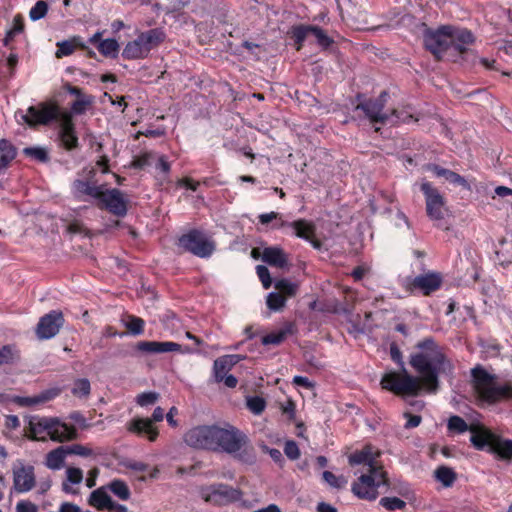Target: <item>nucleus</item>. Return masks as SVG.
Masks as SVG:
<instances>
[{"label": "nucleus", "instance_id": "nucleus-15", "mask_svg": "<svg viewBox=\"0 0 512 512\" xmlns=\"http://www.w3.org/2000/svg\"><path fill=\"white\" fill-rule=\"evenodd\" d=\"M97 207L100 210H106L110 214L122 218L127 214L128 201L117 188L102 189L97 199Z\"/></svg>", "mask_w": 512, "mask_h": 512}, {"label": "nucleus", "instance_id": "nucleus-7", "mask_svg": "<svg viewBox=\"0 0 512 512\" xmlns=\"http://www.w3.org/2000/svg\"><path fill=\"white\" fill-rule=\"evenodd\" d=\"M389 478L384 468L373 472H363L351 485L352 493L361 500L374 501L379 496L378 489L388 486Z\"/></svg>", "mask_w": 512, "mask_h": 512}, {"label": "nucleus", "instance_id": "nucleus-40", "mask_svg": "<svg viewBox=\"0 0 512 512\" xmlns=\"http://www.w3.org/2000/svg\"><path fill=\"white\" fill-rule=\"evenodd\" d=\"M472 425H469L462 417L458 415H452L447 421V430L452 434H463L470 431Z\"/></svg>", "mask_w": 512, "mask_h": 512}, {"label": "nucleus", "instance_id": "nucleus-22", "mask_svg": "<svg viewBox=\"0 0 512 512\" xmlns=\"http://www.w3.org/2000/svg\"><path fill=\"white\" fill-rule=\"evenodd\" d=\"M94 175L95 169L91 168L86 180L76 179L73 182V191L76 198L81 199L82 196L87 195L96 200L98 199L104 185H97L96 181H92Z\"/></svg>", "mask_w": 512, "mask_h": 512}, {"label": "nucleus", "instance_id": "nucleus-55", "mask_svg": "<svg viewBox=\"0 0 512 512\" xmlns=\"http://www.w3.org/2000/svg\"><path fill=\"white\" fill-rule=\"evenodd\" d=\"M247 407L254 414H260L266 407V401L259 396H253L247 399Z\"/></svg>", "mask_w": 512, "mask_h": 512}, {"label": "nucleus", "instance_id": "nucleus-14", "mask_svg": "<svg viewBox=\"0 0 512 512\" xmlns=\"http://www.w3.org/2000/svg\"><path fill=\"white\" fill-rule=\"evenodd\" d=\"M442 283L443 276L440 272L427 271L413 278H406L404 287L406 291L412 294L419 292L423 296H430L441 288Z\"/></svg>", "mask_w": 512, "mask_h": 512}, {"label": "nucleus", "instance_id": "nucleus-64", "mask_svg": "<svg viewBox=\"0 0 512 512\" xmlns=\"http://www.w3.org/2000/svg\"><path fill=\"white\" fill-rule=\"evenodd\" d=\"M155 168L159 170L164 175H168L171 170V165L167 160L165 155H161L158 157Z\"/></svg>", "mask_w": 512, "mask_h": 512}, {"label": "nucleus", "instance_id": "nucleus-56", "mask_svg": "<svg viewBox=\"0 0 512 512\" xmlns=\"http://www.w3.org/2000/svg\"><path fill=\"white\" fill-rule=\"evenodd\" d=\"M256 273L263 287L268 289L272 284V279L268 268L264 265H258L256 267Z\"/></svg>", "mask_w": 512, "mask_h": 512}, {"label": "nucleus", "instance_id": "nucleus-46", "mask_svg": "<svg viewBox=\"0 0 512 512\" xmlns=\"http://www.w3.org/2000/svg\"><path fill=\"white\" fill-rule=\"evenodd\" d=\"M23 154L40 163H47L50 160L47 150L42 147H26L23 149Z\"/></svg>", "mask_w": 512, "mask_h": 512}, {"label": "nucleus", "instance_id": "nucleus-34", "mask_svg": "<svg viewBox=\"0 0 512 512\" xmlns=\"http://www.w3.org/2000/svg\"><path fill=\"white\" fill-rule=\"evenodd\" d=\"M491 453H494L501 460L511 461L512 460V440L503 439L497 436Z\"/></svg>", "mask_w": 512, "mask_h": 512}, {"label": "nucleus", "instance_id": "nucleus-4", "mask_svg": "<svg viewBox=\"0 0 512 512\" xmlns=\"http://www.w3.org/2000/svg\"><path fill=\"white\" fill-rule=\"evenodd\" d=\"M471 386L476 399L488 405L512 399V383L499 384L496 376L477 365L471 369Z\"/></svg>", "mask_w": 512, "mask_h": 512}, {"label": "nucleus", "instance_id": "nucleus-3", "mask_svg": "<svg viewBox=\"0 0 512 512\" xmlns=\"http://www.w3.org/2000/svg\"><path fill=\"white\" fill-rule=\"evenodd\" d=\"M474 35L467 29L442 26L437 30H427L424 34L425 47L437 61L445 60V55L464 54L471 51Z\"/></svg>", "mask_w": 512, "mask_h": 512}, {"label": "nucleus", "instance_id": "nucleus-45", "mask_svg": "<svg viewBox=\"0 0 512 512\" xmlns=\"http://www.w3.org/2000/svg\"><path fill=\"white\" fill-rule=\"evenodd\" d=\"M110 491L121 500H128L130 498V489L128 485L120 479H114L108 485Z\"/></svg>", "mask_w": 512, "mask_h": 512}, {"label": "nucleus", "instance_id": "nucleus-37", "mask_svg": "<svg viewBox=\"0 0 512 512\" xmlns=\"http://www.w3.org/2000/svg\"><path fill=\"white\" fill-rule=\"evenodd\" d=\"M434 476L444 487H451L457 479L456 472L445 465L437 467L434 471Z\"/></svg>", "mask_w": 512, "mask_h": 512}, {"label": "nucleus", "instance_id": "nucleus-2", "mask_svg": "<svg viewBox=\"0 0 512 512\" xmlns=\"http://www.w3.org/2000/svg\"><path fill=\"white\" fill-rule=\"evenodd\" d=\"M409 364L422 379L427 393L438 391L441 374L453 375L455 371V365L446 355L445 347L433 337H425L416 343L409 355Z\"/></svg>", "mask_w": 512, "mask_h": 512}, {"label": "nucleus", "instance_id": "nucleus-1", "mask_svg": "<svg viewBox=\"0 0 512 512\" xmlns=\"http://www.w3.org/2000/svg\"><path fill=\"white\" fill-rule=\"evenodd\" d=\"M184 441L196 449L227 453L244 464L256 462V452L248 436L230 424L193 427L185 433Z\"/></svg>", "mask_w": 512, "mask_h": 512}, {"label": "nucleus", "instance_id": "nucleus-25", "mask_svg": "<svg viewBox=\"0 0 512 512\" xmlns=\"http://www.w3.org/2000/svg\"><path fill=\"white\" fill-rule=\"evenodd\" d=\"M425 170L433 173V175L436 177L445 178V180L451 184L458 185L467 189L469 188L468 181L463 176L452 170L443 168L434 163H429L425 165Z\"/></svg>", "mask_w": 512, "mask_h": 512}, {"label": "nucleus", "instance_id": "nucleus-61", "mask_svg": "<svg viewBox=\"0 0 512 512\" xmlns=\"http://www.w3.org/2000/svg\"><path fill=\"white\" fill-rule=\"evenodd\" d=\"M404 418H406V423L404 425L405 429L416 428L421 424L422 417L419 415H414L410 412H405L403 414Z\"/></svg>", "mask_w": 512, "mask_h": 512}, {"label": "nucleus", "instance_id": "nucleus-18", "mask_svg": "<svg viewBox=\"0 0 512 512\" xmlns=\"http://www.w3.org/2000/svg\"><path fill=\"white\" fill-rule=\"evenodd\" d=\"M379 456L378 453L373 452V446L366 444L360 450H355L348 455V464L351 467L362 466L363 471L373 472L376 469L383 468L376 458Z\"/></svg>", "mask_w": 512, "mask_h": 512}, {"label": "nucleus", "instance_id": "nucleus-13", "mask_svg": "<svg viewBox=\"0 0 512 512\" xmlns=\"http://www.w3.org/2000/svg\"><path fill=\"white\" fill-rule=\"evenodd\" d=\"M389 94L382 91L376 99H366L362 94H357V104L355 109L362 110L371 123H387L390 121L388 113H384L383 109L387 103Z\"/></svg>", "mask_w": 512, "mask_h": 512}, {"label": "nucleus", "instance_id": "nucleus-19", "mask_svg": "<svg viewBox=\"0 0 512 512\" xmlns=\"http://www.w3.org/2000/svg\"><path fill=\"white\" fill-rule=\"evenodd\" d=\"M36 478L34 467L21 465L13 468V487L18 493H26L35 487Z\"/></svg>", "mask_w": 512, "mask_h": 512}, {"label": "nucleus", "instance_id": "nucleus-49", "mask_svg": "<svg viewBox=\"0 0 512 512\" xmlns=\"http://www.w3.org/2000/svg\"><path fill=\"white\" fill-rule=\"evenodd\" d=\"M286 297L281 293L271 292L267 296V306L270 310L278 311L281 310L286 304Z\"/></svg>", "mask_w": 512, "mask_h": 512}, {"label": "nucleus", "instance_id": "nucleus-60", "mask_svg": "<svg viewBox=\"0 0 512 512\" xmlns=\"http://www.w3.org/2000/svg\"><path fill=\"white\" fill-rule=\"evenodd\" d=\"M67 479L72 484H79L83 479V472L80 468L70 467L67 469Z\"/></svg>", "mask_w": 512, "mask_h": 512}, {"label": "nucleus", "instance_id": "nucleus-35", "mask_svg": "<svg viewBox=\"0 0 512 512\" xmlns=\"http://www.w3.org/2000/svg\"><path fill=\"white\" fill-rule=\"evenodd\" d=\"M389 116V122L391 123H410L417 122L419 120V118L412 112V107L410 105L393 109Z\"/></svg>", "mask_w": 512, "mask_h": 512}, {"label": "nucleus", "instance_id": "nucleus-11", "mask_svg": "<svg viewBox=\"0 0 512 512\" xmlns=\"http://www.w3.org/2000/svg\"><path fill=\"white\" fill-rule=\"evenodd\" d=\"M164 419V410L156 407L150 418L135 417L126 423L127 432L140 438H146L150 442H155L159 436V430L154 425Z\"/></svg>", "mask_w": 512, "mask_h": 512}, {"label": "nucleus", "instance_id": "nucleus-32", "mask_svg": "<svg viewBox=\"0 0 512 512\" xmlns=\"http://www.w3.org/2000/svg\"><path fill=\"white\" fill-rule=\"evenodd\" d=\"M65 446H59L46 455V466L52 470H59L63 467L65 457L68 455Z\"/></svg>", "mask_w": 512, "mask_h": 512}, {"label": "nucleus", "instance_id": "nucleus-23", "mask_svg": "<svg viewBox=\"0 0 512 512\" xmlns=\"http://www.w3.org/2000/svg\"><path fill=\"white\" fill-rule=\"evenodd\" d=\"M470 432V441L477 450H484L488 447V451H492L493 443H495L498 435L483 426L473 424Z\"/></svg>", "mask_w": 512, "mask_h": 512}, {"label": "nucleus", "instance_id": "nucleus-58", "mask_svg": "<svg viewBox=\"0 0 512 512\" xmlns=\"http://www.w3.org/2000/svg\"><path fill=\"white\" fill-rule=\"evenodd\" d=\"M154 154L151 152H145L137 156L133 161V166L138 169H143L151 164Z\"/></svg>", "mask_w": 512, "mask_h": 512}, {"label": "nucleus", "instance_id": "nucleus-8", "mask_svg": "<svg viewBox=\"0 0 512 512\" xmlns=\"http://www.w3.org/2000/svg\"><path fill=\"white\" fill-rule=\"evenodd\" d=\"M165 38L166 34L160 28L142 32L135 40L126 44L122 51V56L128 61L143 59L152 49L159 46Z\"/></svg>", "mask_w": 512, "mask_h": 512}, {"label": "nucleus", "instance_id": "nucleus-9", "mask_svg": "<svg viewBox=\"0 0 512 512\" xmlns=\"http://www.w3.org/2000/svg\"><path fill=\"white\" fill-rule=\"evenodd\" d=\"M176 245L183 252L199 258H209L215 251L214 242L201 230L190 229L178 237Z\"/></svg>", "mask_w": 512, "mask_h": 512}, {"label": "nucleus", "instance_id": "nucleus-30", "mask_svg": "<svg viewBox=\"0 0 512 512\" xmlns=\"http://www.w3.org/2000/svg\"><path fill=\"white\" fill-rule=\"evenodd\" d=\"M324 312L347 315L351 313V306L345 300L340 301L334 297H326L322 299V313Z\"/></svg>", "mask_w": 512, "mask_h": 512}, {"label": "nucleus", "instance_id": "nucleus-63", "mask_svg": "<svg viewBox=\"0 0 512 512\" xmlns=\"http://www.w3.org/2000/svg\"><path fill=\"white\" fill-rule=\"evenodd\" d=\"M16 512H38V507L31 501L21 500L16 504Z\"/></svg>", "mask_w": 512, "mask_h": 512}, {"label": "nucleus", "instance_id": "nucleus-16", "mask_svg": "<svg viewBox=\"0 0 512 512\" xmlns=\"http://www.w3.org/2000/svg\"><path fill=\"white\" fill-rule=\"evenodd\" d=\"M57 103L40 102L37 105L29 106L27 113L23 116L24 122L30 127L49 125L56 120Z\"/></svg>", "mask_w": 512, "mask_h": 512}, {"label": "nucleus", "instance_id": "nucleus-6", "mask_svg": "<svg viewBox=\"0 0 512 512\" xmlns=\"http://www.w3.org/2000/svg\"><path fill=\"white\" fill-rule=\"evenodd\" d=\"M381 387L397 396H418L424 391V384L419 376L409 374L405 369L401 372L385 373L380 381Z\"/></svg>", "mask_w": 512, "mask_h": 512}, {"label": "nucleus", "instance_id": "nucleus-24", "mask_svg": "<svg viewBox=\"0 0 512 512\" xmlns=\"http://www.w3.org/2000/svg\"><path fill=\"white\" fill-rule=\"evenodd\" d=\"M240 361V356L235 354L218 357L213 363V376L217 383L222 382L224 376Z\"/></svg>", "mask_w": 512, "mask_h": 512}, {"label": "nucleus", "instance_id": "nucleus-47", "mask_svg": "<svg viewBox=\"0 0 512 512\" xmlns=\"http://www.w3.org/2000/svg\"><path fill=\"white\" fill-rule=\"evenodd\" d=\"M274 287L276 289V292L285 295L286 299L288 297L294 296L297 292V285L291 283L287 279H280L276 281Z\"/></svg>", "mask_w": 512, "mask_h": 512}, {"label": "nucleus", "instance_id": "nucleus-17", "mask_svg": "<svg viewBox=\"0 0 512 512\" xmlns=\"http://www.w3.org/2000/svg\"><path fill=\"white\" fill-rule=\"evenodd\" d=\"M64 315L60 310H52L39 319L36 327V335L41 340L51 339L56 336L64 325Z\"/></svg>", "mask_w": 512, "mask_h": 512}, {"label": "nucleus", "instance_id": "nucleus-41", "mask_svg": "<svg viewBox=\"0 0 512 512\" xmlns=\"http://www.w3.org/2000/svg\"><path fill=\"white\" fill-rule=\"evenodd\" d=\"M56 120L59 122V130H68V129H76V125L74 122V113H72L70 110H63L58 104H57V113H56Z\"/></svg>", "mask_w": 512, "mask_h": 512}, {"label": "nucleus", "instance_id": "nucleus-10", "mask_svg": "<svg viewBox=\"0 0 512 512\" xmlns=\"http://www.w3.org/2000/svg\"><path fill=\"white\" fill-rule=\"evenodd\" d=\"M420 191L425 199L427 217L432 221L443 220L447 212L445 196L432 182L426 179L421 181Z\"/></svg>", "mask_w": 512, "mask_h": 512}, {"label": "nucleus", "instance_id": "nucleus-33", "mask_svg": "<svg viewBox=\"0 0 512 512\" xmlns=\"http://www.w3.org/2000/svg\"><path fill=\"white\" fill-rule=\"evenodd\" d=\"M17 155L16 148L7 139H0V171L6 169Z\"/></svg>", "mask_w": 512, "mask_h": 512}, {"label": "nucleus", "instance_id": "nucleus-12", "mask_svg": "<svg viewBox=\"0 0 512 512\" xmlns=\"http://www.w3.org/2000/svg\"><path fill=\"white\" fill-rule=\"evenodd\" d=\"M241 490L223 483L212 484L202 488V499L216 506H226L242 499Z\"/></svg>", "mask_w": 512, "mask_h": 512}, {"label": "nucleus", "instance_id": "nucleus-48", "mask_svg": "<svg viewBox=\"0 0 512 512\" xmlns=\"http://www.w3.org/2000/svg\"><path fill=\"white\" fill-rule=\"evenodd\" d=\"M322 479L336 489L344 488L347 484V479L343 475H335L330 471L322 472Z\"/></svg>", "mask_w": 512, "mask_h": 512}, {"label": "nucleus", "instance_id": "nucleus-42", "mask_svg": "<svg viewBox=\"0 0 512 512\" xmlns=\"http://www.w3.org/2000/svg\"><path fill=\"white\" fill-rule=\"evenodd\" d=\"M124 325L128 332L133 336H139L144 334L145 321L141 317L128 314L127 320L124 322Z\"/></svg>", "mask_w": 512, "mask_h": 512}, {"label": "nucleus", "instance_id": "nucleus-54", "mask_svg": "<svg viewBox=\"0 0 512 512\" xmlns=\"http://www.w3.org/2000/svg\"><path fill=\"white\" fill-rule=\"evenodd\" d=\"M65 447L68 455H78L81 457H90L94 455L93 450L91 448L84 446L82 444H73Z\"/></svg>", "mask_w": 512, "mask_h": 512}, {"label": "nucleus", "instance_id": "nucleus-20", "mask_svg": "<svg viewBox=\"0 0 512 512\" xmlns=\"http://www.w3.org/2000/svg\"><path fill=\"white\" fill-rule=\"evenodd\" d=\"M134 351L139 354H159L167 352H183L182 346L172 341H139L134 345ZM186 349L184 352H188Z\"/></svg>", "mask_w": 512, "mask_h": 512}, {"label": "nucleus", "instance_id": "nucleus-52", "mask_svg": "<svg viewBox=\"0 0 512 512\" xmlns=\"http://www.w3.org/2000/svg\"><path fill=\"white\" fill-rule=\"evenodd\" d=\"M90 391L91 385L89 380L86 378L76 380L72 389L73 395L78 397H87L90 394Z\"/></svg>", "mask_w": 512, "mask_h": 512}, {"label": "nucleus", "instance_id": "nucleus-59", "mask_svg": "<svg viewBox=\"0 0 512 512\" xmlns=\"http://www.w3.org/2000/svg\"><path fill=\"white\" fill-rule=\"evenodd\" d=\"M366 53L370 61H387L388 54L386 50L377 49L375 47L367 48Z\"/></svg>", "mask_w": 512, "mask_h": 512}, {"label": "nucleus", "instance_id": "nucleus-50", "mask_svg": "<svg viewBox=\"0 0 512 512\" xmlns=\"http://www.w3.org/2000/svg\"><path fill=\"white\" fill-rule=\"evenodd\" d=\"M379 504L388 511L403 510L406 507V502L398 497H383Z\"/></svg>", "mask_w": 512, "mask_h": 512}, {"label": "nucleus", "instance_id": "nucleus-43", "mask_svg": "<svg viewBox=\"0 0 512 512\" xmlns=\"http://www.w3.org/2000/svg\"><path fill=\"white\" fill-rule=\"evenodd\" d=\"M94 96H82L79 99H75L70 105V111L75 115H83L88 109L94 104Z\"/></svg>", "mask_w": 512, "mask_h": 512}, {"label": "nucleus", "instance_id": "nucleus-62", "mask_svg": "<svg viewBox=\"0 0 512 512\" xmlns=\"http://www.w3.org/2000/svg\"><path fill=\"white\" fill-rule=\"evenodd\" d=\"M200 183L198 181L193 180L190 177H183L177 181V186L184 187L191 191H197Z\"/></svg>", "mask_w": 512, "mask_h": 512}, {"label": "nucleus", "instance_id": "nucleus-53", "mask_svg": "<svg viewBox=\"0 0 512 512\" xmlns=\"http://www.w3.org/2000/svg\"><path fill=\"white\" fill-rule=\"evenodd\" d=\"M47 11H48V4L43 0H39L30 9V12H29L30 19L33 21L40 20L45 17V15L47 14Z\"/></svg>", "mask_w": 512, "mask_h": 512}, {"label": "nucleus", "instance_id": "nucleus-28", "mask_svg": "<svg viewBox=\"0 0 512 512\" xmlns=\"http://www.w3.org/2000/svg\"><path fill=\"white\" fill-rule=\"evenodd\" d=\"M58 395V391L55 389H50L41 392L39 395L35 396H17L14 399V402L21 407H32L38 404H43L48 401H51Z\"/></svg>", "mask_w": 512, "mask_h": 512}, {"label": "nucleus", "instance_id": "nucleus-26", "mask_svg": "<svg viewBox=\"0 0 512 512\" xmlns=\"http://www.w3.org/2000/svg\"><path fill=\"white\" fill-rule=\"evenodd\" d=\"M297 329L294 323L287 322L277 331H272L264 335L261 339L263 345H279L283 343L289 336L296 333Z\"/></svg>", "mask_w": 512, "mask_h": 512}, {"label": "nucleus", "instance_id": "nucleus-39", "mask_svg": "<svg viewBox=\"0 0 512 512\" xmlns=\"http://www.w3.org/2000/svg\"><path fill=\"white\" fill-rule=\"evenodd\" d=\"M292 34L295 44L297 45V49H300L301 44L310 34H313L315 38L320 41V30L317 28L299 26L293 29Z\"/></svg>", "mask_w": 512, "mask_h": 512}, {"label": "nucleus", "instance_id": "nucleus-36", "mask_svg": "<svg viewBox=\"0 0 512 512\" xmlns=\"http://www.w3.org/2000/svg\"><path fill=\"white\" fill-rule=\"evenodd\" d=\"M58 137L61 146L66 151H73L79 148V138L76 129L59 130Z\"/></svg>", "mask_w": 512, "mask_h": 512}, {"label": "nucleus", "instance_id": "nucleus-38", "mask_svg": "<svg viewBox=\"0 0 512 512\" xmlns=\"http://www.w3.org/2000/svg\"><path fill=\"white\" fill-rule=\"evenodd\" d=\"M97 49L103 56L115 59L120 51V46L117 40L108 38L99 42Z\"/></svg>", "mask_w": 512, "mask_h": 512}, {"label": "nucleus", "instance_id": "nucleus-57", "mask_svg": "<svg viewBox=\"0 0 512 512\" xmlns=\"http://www.w3.org/2000/svg\"><path fill=\"white\" fill-rule=\"evenodd\" d=\"M284 453L291 460H297L300 457V449L293 440H288L284 445Z\"/></svg>", "mask_w": 512, "mask_h": 512}, {"label": "nucleus", "instance_id": "nucleus-27", "mask_svg": "<svg viewBox=\"0 0 512 512\" xmlns=\"http://www.w3.org/2000/svg\"><path fill=\"white\" fill-rule=\"evenodd\" d=\"M262 260L270 266L281 269L288 266V257L286 253L283 249L275 246L264 248Z\"/></svg>", "mask_w": 512, "mask_h": 512}, {"label": "nucleus", "instance_id": "nucleus-21", "mask_svg": "<svg viewBox=\"0 0 512 512\" xmlns=\"http://www.w3.org/2000/svg\"><path fill=\"white\" fill-rule=\"evenodd\" d=\"M275 228H283V227H290L294 230L295 236L305 239L307 241H310L313 246L317 249L320 248V241L317 239H314V232L315 227L310 222L299 219L293 222H287L284 220H280L279 223H276L274 225Z\"/></svg>", "mask_w": 512, "mask_h": 512}, {"label": "nucleus", "instance_id": "nucleus-44", "mask_svg": "<svg viewBox=\"0 0 512 512\" xmlns=\"http://www.w3.org/2000/svg\"><path fill=\"white\" fill-rule=\"evenodd\" d=\"M19 359V351L14 345L0 346V365L13 364Z\"/></svg>", "mask_w": 512, "mask_h": 512}, {"label": "nucleus", "instance_id": "nucleus-51", "mask_svg": "<svg viewBox=\"0 0 512 512\" xmlns=\"http://www.w3.org/2000/svg\"><path fill=\"white\" fill-rule=\"evenodd\" d=\"M159 397V393L155 391L143 392L136 396L135 402L141 407H148L154 405Z\"/></svg>", "mask_w": 512, "mask_h": 512}, {"label": "nucleus", "instance_id": "nucleus-5", "mask_svg": "<svg viewBox=\"0 0 512 512\" xmlns=\"http://www.w3.org/2000/svg\"><path fill=\"white\" fill-rule=\"evenodd\" d=\"M27 437L34 441H46L49 437L54 442L63 443L78 438L73 425L61 422L56 417L31 416L28 421Z\"/></svg>", "mask_w": 512, "mask_h": 512}, {"label": "nucleus", "instance_id": "nucleus-29", "mask_svg": "<svg viewBox=\"0 0 512 512\" xmlns=\"http://www.w3.org/2000/svg\"><path fill=\"white\" fill-rule=\"evenodd\" d=\"M56 46L57 50L55 52V56L57 58L69 56L73 54L78 48H85L83 39L80 36H73L67 40L59 41L57 42Z\"/></svg>", "mask_w": 512, "mask_h": 512}, {"label": "nucleus", "instance_id": "nucleus-31", "mask_svg": "<svg viewBox=\"0 0 512 512\" xmlns=\"http://www.w3.org/2000/svg\"><path fill=\"white\" fill-rule=\"evenodd\" d=\"M112 499L104 487L94 490L89 498V504L99 511H103L111 507Z\"/></svg>", "mask_w": 512, "mask_h": 512}]
</instances>
